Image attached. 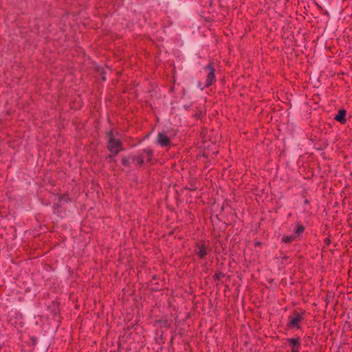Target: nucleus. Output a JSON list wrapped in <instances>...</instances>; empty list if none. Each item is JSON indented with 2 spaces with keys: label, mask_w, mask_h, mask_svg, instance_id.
Listing matches in <instances>:
<instances>
[{
  "label": "nucleus",
  "mask_w": 352,
  "mask_h": 352,
  "mask_svg": "<svg viewBox=\"0 0 352 352\" xmlns=\"http://www.w3.org/2000/svg\"><path fill=\"white\" fill-rule=\"evenodd\" d=\"M206 71L207 72V78H206V86H210L214 80V69L212 66V64H209L206 68Z\"/></svg>",
  "instance_id": "nucleus-3"
},
{
  "label": "nucleus",
  "mask_w": 352,
  "mask_h": 352,
  "mask_svg": "<svg viewBox=\"0 0 352 352\" xmlns=\"http://www.w3.org/2000/svg\"><path fill=\"white\" fill-rule=\"evenodd\" d=\"M326 242L329 243V239H326Z\"/></svg>",
  "instance_id": "nucleus-21"
},
{
  "label": "nucleus",
  "mask_w": 352,
  "mask_h": 352,
  "mask_svg": "<svg viewBox=\"0 0 352 352\" xmlns=\"http://www.w3.org/2000/svg\"><path fill=\"white\" fill-rule=\"evenodd\" d=\"M58 199L59 201H65V202L70 201V199L69 198L67 194H64V195H58Z\"/></svg>",
  "instance_id": "nucleus-9"
},
{
  "label": "nucleus",
  "mask_w": 352,
  "mask_h": 352,
  "mask_svg": "<svg viewBox=\"0 0 352 352\" xmlns=\"http://www.w3.org/2000/svg\"><path fill=\"white\" fill-rule=\"evenodd\" d=\"M170 342H171V344H173V336H172V338H171Z\"/></svg>",
  "instance_id": "nucleus-19"
},
{
  "label": "nucleus",
  "mask_w": 352,
  "mask_h": 352,
  "mask_svg": "<svg viewBox=\"0 0 352 352\" xmlns=\"http://www.w3.org/2000/svg\"><path fill=\"white\" fill-rule=\"evenodd\" d=\"M115 156L116 155H113L111 153V154H109L107 157L108 159H109L110 162H116V160H115Z\"/></svg>",
  "instance_id": "nucleus-15"
},
{
  "label": "nucleus",
  "mask_w": 352,
  "mask_h": 352,
  "mask_svg": "<svg viewBox=\"0 0 352 352\" xmlns=\"http://www.w3.org/2000/svg\"><path fill=\"white\" fill-rule=\"evenodd\" d=\"M131 161L133 162H136L138 165L140 166H142L144 162V156L142 154L139 155H133L131 156Z\"/></svg>",
  "instance_id": "nucleus-4"
},
{
  "label": "nucleus",
  "mask_w": 352,
  "mask_h": 352,
  "mask_svg": "<svg viewBox=\"0 0 352 352\" xmlns=\"http://www.w3.org/2000/svg\"><path fill=\"white\" fill-rule=\"evenodd\" d=\"M60 207V205L59 204H54L53 205V208L54 210H58Z\"/></svg>",
  "instance_id": "nucleus-16"
},
{
  "label": "nucleus",
  "mask_w": 352,
  "mask_h": 352,
  "mask_svg": "<svg viewBox=\"0 0 352 352\" xmlns=\"http://www.w3.org/2000/svg\"><path fill=\"white\" fill-rule=\"evenodd\" d=\"M304 231V227L302 225H298L296 228L295 232L296 234L300 235Z\"/></svg>",
  "instance_id": "nucleus-12"
},
{
  "label": "nucleus",
  "mask_w": 352,
  "mask_h": 352,
  "mask_svg": "<svg viewBox=\"0 0 352 352\" xmlns=\"http://www.w3.org/2000/svg\"><path fill=\"white\" fill-rule=\"evenodd\" d=\"M143 153L146 155V162H150L151 161V157L153 155V151L150 148H146L143 150Z\"/></svg>",
  "instance_id": "nucleus-6"
},
{
  "label": "nucleus",
  "mask_w": 352,
  "mask_h": 352,
  "mask_svg": "<svg viewBox=\"0 0 352 352\" xmlns=\"http://www.w3.org/2000/svg\"><path fill=\"white\" fill-rule=\"evenodd\" d=\"M346 111L345 110H340L338 112V114L335 117V119L341 122V123H345L346 119Z\"/></svg>",
  "instance_id": "nucleus-5"
},
{
  "label": "nucleus",
  "mask_w": 352,
  "mask_h": 352,
  "mask_svg": "<svg viewBox=\"0 0 352 352\" xmlns=\"http://www.w3.org/2000/svg\"><path fill=\"white\" fill-rule=\"evenodd\" d=\"M215 276L217 277V278L219 279L221 276H223V274L221 273L217 274Z\"/></svg>",
  "instance_id": "nucleus-17"
},
{
  "label": "nucleus",
  "mask_w": 352,
  "mask_h": 352,
  "mask_svg": "<svg viewBox=\"0 0 352 352\" xmlns=\"http://www.w3.org/2000/svg\"><path fill=\"white\" fill-rule=\"evenodd\" d=\"M255 245H261V243H260V242H256V243H255Z\"/></svg>",
  "instance_id": "nucleus-18"
},
{
  "label": "nucleus",
  "mask_w": 352,
  "mask_h": 352,
  "mask_svg": "<svg viewBox=\"0 0 352 352\" xmlns=\"http://www.w3.org/2000/svg\"><path fill=\"white\" fill-rule=\"evenodd\" d=\"M107 148L113 155H117L120 151L124 150L122 140L116 139L112 131L107 133Z\"/></svg>",
  "instance_id": "nucleus-1"
},
{
  "label": "nucleus",
  "mask_w": 352,
  "mask_h": 352,
  "mask_svg": "<svg viewBox=\"0 0 352 352\" xmlns=\"http://www.w3.org/2000/svg\"><path fill=\"white\" fill-rule=\"evenodd\" d=\"M289 343L292 344L293 346H296L298 344V340L297 339H290L289 340Z\"/></svg>",
  "instance_id": "nucleus-14"
},
{
  "label": "nucleus",
  "mask_w": 352,
  "mask_h": 352,
  "mask_svg": "<svg viewBox=\"0 0 352 352\" xmlns=\"http://www.w3.org/2000/svg\"><path fill=\"white\" fill-rule=\"evenodd\" d=\"M301 320V317L299 315H296L294 318H292L289 323L292 326H295L298 324V322Z\"/></svg>",
  "instance_id": "nucleus-10"
},
{
  "label": "nucleus",
  "mask_w": 352,
  "mask_h": 352,
  "mask_svg": "<svg viewBox=\"0 0 352 352\" xmlns=\"http://www.w3.org/2000/svg\"><path fill=\"white\" fill-rule=\"evenodd\" d=\"M131 160V155H129L128 157H122V158L121 160V163L123 166L129 167Z\"/></svg>",
  "instance_id": "nucleus-7"
},
{
  "label": "nucleus",
  "mask_w": 352,
  "mask_h": 352,
  "mask_svg": "<svg viewBox=\"0 0 352 352\" xmlns=\"http://www.w3.org/2000/svg\"><path fill=\"white\" fill-rule=\"evenodd\" d=\"M98 72H99V74H100L102 81H106L107 80L106 72H105L104 69L102 68L101 69H99Z\"/></svg>",
  "instance_id": "nucleus-11"
},
{
  "label": "nucleus",
  "mask_w": 352,
  "mask_h": 352,
  "mask_svg": "<svg viewBox=\"0 0 352 352\" xmlns=\"http://www.w3.org/2000/svg\"><path fill=\"white\" fill-rule=\"evenodd\" d=\"M294 239H295V236H294V235H292L290 236H287L283 239V241L285 243H291Z\"/></svg>",
  "instance_id": "nucleus-13"
},
{
  "label": "nucleus",
  "mask_w": 352,
  "mask_h": 352,
  "mask_svg": "<svg viewBox=\"0 0 352 352\" xmlns=\"http://www.w3.org/2000/svg\"><path fill=\"white\" fill-rule=\"evenodd\" d=\"M156 142L162 147L170 148L172 145L170 138L165 133H159Z\"/></svg>",
  "instance_id": "nucleus-2"
},
{
  "label": "nucleus",
  "mask_w": 352,
  "mask_h": 352,
  "mask_svg": "<svg viewBox=\"0 0 352 352\" xmlns=\"http://www.w3.org/2000/svg\"><path fill=\"white\" fill-rule=\"evenodd\" d=\"M207 254V248L204 246L199 247V251L197 252V254L200 258H203Z\"/></svg>",
  "instance_id": "nucleus-8"
},
{
  "label": "nucleus",
  "mask_w": 352,
  "mask_h": 352,
  "mask_svg": "<svg viewBox=\"0 0 352 352\" xmlns=\"http://www.w3.org/2000/svg\"><path fill=\"white\" fill-rule=\"evenodd\" d=\"M292 352H298V351L294 349Z\"/></svg>",
  "instance_id": "nucleus-20"
}]
</instances>
